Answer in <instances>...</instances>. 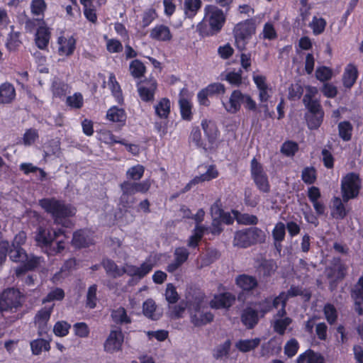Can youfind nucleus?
<instances>
[{"mask_svg": "<svg viewBox=\"0 0 363 363\" xmlns=\"http://www.w3.org/2000/svg\"><path fill=\"white\" fill-rule=\"evenodd\" d=\"M124 340V335L121 328L116 330H111L106 338L104 347L107 352H113L120 351Z\"/></svg>", "mask_w": 363, "mask_h": 363, "instance_id": "obj_12", "label": "nucleus"}, {"mask_svg": "<svg viewBox=\"0 0 363 363\" xmlns=\"http://www.w3.org/2000/svg\"><path fill=\"white\" fill-rule=\"evenodd\" d=\"M193 94L186 88L181 89L179 94V105L181 113H191Z\"/></svg>", "mask_w": 363, "mask_h": 363, "instance_id": "obj_18", "label": "nucleus"}, {"mask_svg": "<svg viewBox=\"0 0 363 363\" xmlns=\"http://www.w3.org/2000/svg\"><path fill=\"white\" fill-rule=\"evenodd\" d=\"M255 304L258 307L259 312L262 314V316L273 309L271 304V296L267 297L263 300L256 302Z\"/></svg>", "mask_w": 363, "mask_h": 363, "instance_id": "obj_60", "label": "nucleus"}, {"mask_svg": "<svg viewBox=\"0 0 363 363\" xmlns=\"http://www.w3.org/2000/svg\"><path fill=\"white\" fill-rule=\"evenodd\" d=\"M120 189L121 190L122 194L133 196L137 193L135 182L131 181H124L120 184Z\"/></svg>", "mask_w": 363, "mask_h": 363, "instance_id": "obj_63", "label": "nucleus"}, {"mask_svg": "<svg viewBox=\"0 0 363 363\" xmlns=\"http://www.w3.org/2000/svg\"><path fill=\"white\" fill-rule=\"evenodd\" d=\"M256 26L253 19H247L238 23L234 30L235 44L240 50L245 49L246 45L255 33Z\"/></svg>", "mask_w": 363, "mask_h": 363, "instance_id": "obj_6", "label": "nucleus"}, {"mask_svg": "<svg viewBox=\"0 0 363 363\" xmlns=\"http://www.w3.org/2000/svg\"><path fill=\"white\" fill-rule=\"evenodd\" d=\"M219 176V172L214 164H211L208 166L206 172L203 174H201L199 176H196L199 182L200 183L204 182H210L214 179H216Z\"/></svg>", "mask_w": 363, "mask_h": 363, "instance_id": "obj_42", "label": "nucleus"}, {"mask_svg": "<svg viewBox=\"0 0 363 363\" xmlns=\"http://www.w3.org/2000/svg\"><path fill=\"white\" fill-rule=\"evenodd\" d=\"M201 1L200 0H184V7L185 15L189 18L194 17L200 9Z\"/></svg>", "mask_w": 363, "mask_h": 363, "instance_id": "obj_33", "label": "nucleus"}, {"mask_svg": "<svg viewBox=\"0 0 363 363\" xmlns=\"http://www.w3.org/2000/svg\"><path fill=\"white\" fill-rule=\"evenodd\" d=\"M323 313L327 322L333 325L337 320L338 314L336 308L332 303H327L323 307Z\"/></svg>", "mask_w": 363, "mask_h": 363, "instance_id": "obj_34", "label": "nucleus"}, {"mask_svg": "<svg viewBox=\"0 0 363 363\" xmlns=\"http://www.w3.org/2000/svg\"><path fill=\"white\" fill-rule=\"evenodd\" d=\"M352 129V125L349 121H342L338 124L339 135L344 141L351 140Z\"/></svg>", "mask_w": 363, "mask_h": 363, "instance_id": "obj_37", "label": "nucleus"}, {"mask_svg": "<svg viewBox=\"0 0 363 363\" xmlns=\"http://www.w3.org/2000/svg\"><path fill=\"white\" fill-rule=\"evenodd\" d=\"M266 235L264 232L257 227H250L235 233L233 244L242 248H247L256 244L265 242Z\"/></svg>", "mask_w": 363, "mask_h": 363, "instance_id": "obj_4", "label": "nucleus"}, {"mask_svg": "<svg viewBox=\"0 0 363 363\" xmlns=\"http://www.w3.org/2000/svg\"><path fill=\"white\" fill-rule=\"evenodd\" d=\"M201 127L206 138V143L209 151L216 148L218 145L220 132L215 121L203 119L201 121Z\"/></svg>", "mask_w": 363, "mask_h": 363, "instance_id": "obj_10", "label": "nucleus"}, {"mask_svg": "<svg viewBox=\"0 0 363 363\" xmlns=\"http://www.w3.org/2000/svg\"><path fill=\"white\" fill-rule=\"evenodd\" d=\"M156 307L155 302L151 298L147 299L144 301L143 304V312L145 316L154 319L153 316Z\"/></svg>", "mask_w": 363, "mask_h": 363, "instance_id": "obj_58", "label": "nucleus"}, {"mask_svg": "<svg viewBox=\"0 0 363 363\" xmlns=\"http://www.w3.org/2000/svg\"><path fill=\"white\" fill-rule=\"evenodd\" d=\"M94 234L87 228L77 230L73 233L72 244L78 249L89 247L95 243Z\"/></svg>", "mask_w": 363, "mask_h": 363, "instance_id": "obj_11", "label": "nucleus"}, {"mask_svg": "<svg viewBox=\"0 0 363 363\" xmlns=\"http://www.w3.org/2000/svg\"><path fill=\"white\" fill-rule=\"evenodd\" d=\"M235 284L244 291H251L258 286L255 277L242 274L236 277Z\"/></svg>", "mask_w": 363, "mask_h": 363, "instance_id": "obj_17", "label": "nucleus"}, {"mask_svg": "<svg viewBox=\"0 0 363 363\" xmlns=\"http://www.w3.org/2000/svg\"><path fill=\"white\" fill-rule=\"evenodd\" d=\"M298 144L293 140L285 141L281 147V152L286 157H293L298 151Z\"/></svg>", "mask_w": 363, "mask_h": 363, "instance_id": "obj_38", "label": "nucleus"}, {"mask_svg": "<svg viewBox=\"0 0 363 363\" xmlns=\"http://www.w3.org/2000/svg\"><path fill=\"white\" fill-rule=\"evenodd\" d=\"M65 234V230L59 228L57 230L40 226L35 236L38 245L45 248L49 256H54L60 253L65 249V242L58 240L55 247H52L53 241L59 236Z\"/></svg>", "mask_w": 363, "mask_h": 363, "instance_id": "obj_3", "label": "nucleus"}, {"mask_svg": "<svg viewBox=\"0 0 363 363\" xmlns=\"http://www.w3.org/2000/svg\"><path fill=\"white\" fill-rule=\"evenodd\" d=\"M189 142L194 143L197 148L202 149L205 152L209 151V147L207 146L201 135V131L199 127H194L191 131L189 137Z\"/></svg>", "mask_w": 363, "mask_h": 363, "instance_id": "obj_23", "label": "nucleus"}, {"mask_svg": "<svg viewBox=\"0 0 363 363\" xmlns=\"http://www.w3.org/2000/svg\"><path fill=\"white\" fill-rule=\"evenodd\" d=\"M38 204L45 212L50 215L55 223L67 228L72 225V222L67 220L77 213V208L71 203H67L62 199L50 197L40 199Z\"/></svg>", "mask_w": 363, "mask_h": 363, "instance_id": "obj_1", "label": "nucleus"}, {"mask_svg": "<svg viewBox=\"0 0 363 363\" xmlns=\"http://www.w3.org/2000/svg\"><path fill=\"white\" fill-rule=\"evenodd\" d=\"M113 321L119 325L131 323V318L128 315L125 308L120 306L113 310L111 314Z\"/></svg>", "mask_w": 363, "mask_h": 363, "instance_id": "obj_26", "label": "nucleus"}, {"mask_svg": "<svg viewBox=\"0 0 363 363\" xmlns=\"http://www.w3.org/2000/svg\"><path fill=\"white\" fill-rule=\"evenodd\" d=\"M65 297V291L61 288H55L50 291L48 295L43 298V303H48L53 301H61Z\"/></svg>", "mask_w": 363, "mask_h": 363, "instance_id": "obj_57", "label": "nucleus"}, {"mask_svg": "<svg viewBox=\"0 0 363 363\" xmlns=\"http://www.w3.org/2000/svg\"><path fill=\"white\" fill-rule=\"evenodd\" d=\"M47 5L44 0H33L30 3V10L33 15L38 16V20L44 16Z\"/></svg>", "mask_w": 363, "mask_h": 363, "instance_id": "obj_41", "label": "nucleus"}, {"mask_svg": "<svg viewBox=\"0 0 363 363\" xmlns=\"http://www.w3.org/2000/svg\"><path fill=\"white\" fill-rule=\"evenodd\" d=\"M236 297L230 292H222L215 294L210 301L209 306L213 309L228 310L235 303Z\"/></svg>", "mask_w": 363, "mask_h": 363, "instance_id": "obj_13", "label": "nucleus"}, {"mask_svg": "<svg viewBox=\"0 0 363 363\" xmlns=\"http://www.w3.org/2000/svg\"><path fill=\"white\" fill-rule=\"evenodd\" d=\"M21 294L18 289L9 288L0 294V311H16L21 306Z\"/></svg>", "mask_w": 363, "mask_h": 363, "instance_id": "obj_7", "label": "nucleus"}, {"mask_svg": "<svg viewBox=\"0 0 363 363\" xmlns=\"http://www.w3.org/2000/svg\"><path fill=\"white\" fill-rule=\"evenodd\" d=\"M236 220L238 223L245 225H255L259 222L258 218L252 214L240 213L237 212Z\"/></svg>", "mask_w": 363, "mask_h": 363, "instance_id": "obj_45", "label": "nucleus"}, {"mask_svg": "<svg viewBox=\"0 0 363 363\" xmlns=\"http://www.w3.org/2000/svg\"><path fill=\"white\" fill-rule=\"evenodd\" d=\"M39 134L36 129L29 128L26 130L22 138V143L25 146H30L33 145L38 139Z\"/></svg>", "mask_w": 363, "mask_h": 363, "instance_id": "obj_44", "label": "nucleus"}, {"mask_svg": "<svg viewBox=\"0 0 363 363\" xmlns=\"http://www.w3.org/2000/svg\"><path fill=\"white\" fill-rule=\"evenodd\" d=\"M241 321L248 329H252L258 323V311L250 306L244 308L241 313Z\"/></svg>", "mask_w": 363, "mask_h": 363, "instance_id": "obj_15", "label": "nucleus"}, {"mask_svg": "<svg viewBox=\"0 0 363 363\" xmlns=\"http://www.w3.org/2000/svg\"><path fill=\"white\" fill-rule=\"evenodd\" d=\"M190 252L184 247H176L174 251V260L167 264L166 270L169 273H174L179 269L189 259Z\"/></svg>", "mask_w": 363, "mask_h": 363, "instance_id": "obj_14", "label": "nucleus"}, {"mask_svg": "<svg viewBox=\"0 0 363 363\" xmlns=\"http://www.w3.org/2000/svg\"><path fill=\"white\" fill-rule=\"evenodd\" d=\"M155 89L156 86L154 83L151 84L150 87H147L144 85H139L138 93L143 100L150 101L153 98Z\"/></svg>", "mask_w": 363, "mask_h": 363, "instance_id": "obj_56", "label": "nucleus"}, {"mask_svg": "<svg viewBox=\"0 0 363 363\" xmlns=\"http://www.w3.org/2000/svg\"><path fill=\"white\" fill-rule=\"evenodd\" d=\"M101 265L104 268L108 276L113 278L122 277L126 274L128 276L142 279L146 277L153 269L155 264L150 257L147 258L140 267L133 264H126L125 267H119L111 259H103Z\"/></svg>", "mask_w": 363, "mask_h": 363, "instance_id": "obj_2", "label": "nucleus"}, {"mask_svg": "<svg viewBox=\"0 0 363 363\" xmlns=\"http://www.w3.org/2000/svg\"><path fill=\"white\" fill-rule=\"evenodd\" d=\"M70 328L71 325L67 322L57 321L54 325L53 332L57 337H65L68 335Z\"/></svg>", "mask_w": 363, "mask_h": 363, "instance_id": "obj_51", "label": "nucleus"}, {"mask_svg": "<svg viewBox=\"0 0 363 363\" xmlns=\"http://www.w3.org/2000/svg\"><path fill=\"white\" fill-rule=\"evenodd\" d=\"M286 235V226L282 222H278L273 230H272V238L274 239V241L275 244L277 242L280 243L282 242Z\"/></svg>", "mask_w": 363, "mask_h": 363, "instance_id": "obj_47", "label": "nucleus"}, {"mask_svg": "<svg viewBox=\"0 0 363 363\" xmlns=\"http://www.w3.org/2000/svg\"><path fill=\"white\" fill-rule=\"evenodd\" d=\"M99 140L107 145H113L114 144H119L121 140H118L111 130H101L98 133Z\"/></svg>", "mask_w": 363, "mask_h": 363, "instance_id": "obj_36", "label": "nucleus"}, {"mask_svg": "<svg viewBox=\"0 0 363 363\" xmlns=\"http://www.w3.org/2000/svg\"><path fill=\"white\" fill-rule=\"evenodd\" d=\"M362 189V179L356 172L346 174L341 180V192L343 202L357 198Z\"/></svg>", "mask_w": 363, "mask_h": 363, "instance_id": "obj_5", "label": "nucleus"}, {"mask_svg": "<svg viewBox=\"0 0 363 363\" xmlns=\"http://www.w3.org/2000/svg\"><path fill=\"white\" fill-rule=\"evenodd\" d=\"M292 320L289 317L284 318L277 319L274 321L273 325L274 330L278 334L284 335L287 327L291 323Z\"/></svg>", "mask_w": 363, "mask_h": 363, "instance_id": "obj_49", "label": "nucleus"}, {"mask_svg": "<svg viewBox=\"0 0 363 363\" xmlns=\"http://www.w3.org/2000/svg\"><path fill=\"white\" fill-rule=\"evenodd\" d=\"M260 201V196L258 194L252 193L251 189H245L244 193V203L245 206L255 208Z\"/></svg>", "mask_w": 363, "mask_h": 363, "instance_id": "obj_50", "label": "nucleus"}, {"mask_svg": "<svg viewBox=\"0 0 363 363\" xmlns=\"http://www.w3.org/2000/svg\"><path fill=\"white\" fill-rule=\"evenodd\" d=\"M150 36L159 41H169L172 38L169 28L164 25L155 26L151 30Z\"/></svg>", "mask_w": 363, "mask_h": 363, "instance_id": "obj_21", "label": "nucleus"}, {"mask_svg": "<svg viewBox=\"0 0 363 363\" xmlns=\"http://www.w3.org/2000/svg\"><path fill=\"white\" fill-rule=\"evenodd\" d=\"M166 300L169 303H175L179 300V295L172 284H168L165 291Z\"/></svg>", "mask_w": 363, "mask_h": 363, "instance_id": "obj_62", "label": "nucleus"}, {"mask_svg": "<svg viewBox=\"0 0 363 363\" xmlns=\"http://www.w3.org/2000/svg\"><path fill=\"white\" fill-rule=\"evenodd\" d=\"M16 98V89L13 84L9 82L0 85V104H11Z\"/></svg>", "mask_w": 363, "mask_h": 363, "instance_id": "obj_20", "label": "nucleus"}, {"mask_svg": "<svg viewBox=\"0 0 363 363\" xmlns=\"http://www.w3.org/2000/svg\"><path fill=\"white\" fill-rule=\"evenodd\" d=\"M324 115H305L307 125L310 130L318 129L323 121Z\"/></svg>", "mask_w": 363, "mask_h": 363, "instance_id": "obj_55", "label": "nucleus"}, {"mask_svg": "<svg viewBox=\"0 0 363 363\" xmlns=\"http://www.w3.org/2000/svg\"><path fill=\"white\" fill-rule=\"evenodd\" d=\"M277 265L274 260L264 259L257 267V272L259 276L264 278L269 277L276 272Z\"/></svg>", "mask_w": 363, "mask_h": 363, "instance_id": "obj_22", "label": "nucleus"}, {"mask_svg": "<svg viewBox=\"0 0 363 363\" xmlns=\"http://www.w3.org/2000/svg\"><path fill=\"white\" fill-rule=\"evenodd\" d=\"M50 40V32L48 28L44 26H40L36 33L35 43L40 49L47 48Z\"/></svg>", "mask_w": 363, "mask_h": 363, "instance_id": "obj_29", "label": "nucleus"}, {"mask_svg": "<svg viewBox=\"0 0 363 363\" xmlns=\"http://www.w3.org/2000/svg\"><path fill=\"white\" fill-rule=\"evenodd\" d=\"M261 342V339L255 337L254 339L240 340L236 342V347L242 352H248L257 347Z\"/></svg>", "mask_w": 363, "mask_h": 363, "instance_id": "obj_27", "label": "nucleus"}, {"mask_svg": "<svg viewBox=\"0 0 363 363\" xmlns=\"http://www.w3.org/2000/svg\"><path fill=\"white\" fill-rule=\"evenodd\" d=\"M66 103L71 108L79 109L84 104L83 96L81 93L76 92L67 98Z\"/></svg>", "mask_w": 363, "mask_h": 363, "instance_id": "obj_53", "label": "nucleus"}, {"mask_svg": "<svg viewBox=\"0 0 363 363\" xmlns=\"http://www.w3.org/2000/svg\"><path fill=\"white\" fill-rule=\"evenodd\" d=\"M145 170V167L138 164L128 169L125 175L129 181H139L143 177Z\"/></svg>", "mask_w": 363, "mask_h": 363, "instance_id": "obj_32", "label": "nucleus"}, {"mask_svg": "<svg viewBox=\"0 0 363 363\" xmlns=\"http://www.w3.org/2000/svg\"><path fill=\"white\" fill-rule=\"evenodd\" d=\"M135 201L136 199L133 196L121 194L119 198V205L125 211L131 208Z\"/></svg>", "mask_w": 363, "mask_h": 363, "instance_id": "obj_64", "label": "nucleus"}, {"mask_svg": "<svg viewBox=\"0 0 363 363\" xmlns=\"http://www.w3.org/2000/svg\"><path fill=\"white\" fill-rule=\"evenodd\" d=\"M301 179L308 185L313 184L317 179V173L315 167H306L301 172Z\"/></svg>", "mask_w": 363, "mask_h": 363, "instance_id": "obj_35", "label": "nucleus"}, {"mask_svg": "<svg viewBox=\"0 0 363 363\" xmlns=\"http://www.w3.org/2000/svg\"><path fill=\"white\" fill-rule=\"evenodd\" d=\"M97 286L96 284H93L90 286L88 289V291L86 294V306L90 309H94L96 306L97 303Z\"/></svg>", "mask_w": 363, "mask_h": 363, "instance_id": "obj_46", "label": "nucleus"}, {"mask_svg": "<svg viewBox=\"0 0 363 363\" xmlns=\"http://www.w3.org/2000/svg\"><path fill=\"white\" fill-rule=\"evenodd\" d=\"M244 95L240 91H234L229 99V104L230 108L229 111H238L240 107L241 103H243Z\"/></svg>", "mask_w": 363, "mask_h": 363, "instance_id": "obj_43", "label": "nucleus"}, {"mask_svg": "<svg viewBox=\"0 0 363 363\" xmlns=\"http://www.w3.org/2000/svg\"><path fill=\"white\" fill-rule=\"evenodd\" d=\"M250 174L259 191L266 194L270 191V184L267 174L264 172L262 164L255 157H253L250 162Z\"/></svg>", "mask_w": 363, "mask_h": 363, "instance_id": "obj_8", "label": "nucleus"}, {"mask_svg": "<svg viewBox=\"0 0 363 363\" xmlns=\"http://www.w3.org/2000/svg\"><path fill=\"white\" fill-rule=\"evenodd\" d=\"M169 115H157L155 121V128L161 138L164 137L167 133V128L169 120Z\"/></svg>", "mask_w": 363, "mask_h": 363, "instance_id": "obj_31", "label": "nucleus"}, {"mask_svg": "<svg viewBox=\"0 0 363 363\" xmlns=\"http://www.w3.org/2000/svg\"><path fill=\"white\" fill-rule=\"evenodd\" d=\"M299 349V343L295 338H291L286 342L284 346V354L289 358L296 354Z\"/></svg>", "mask_w": 363, "mask_h": 363, "instance_id": "obj_52", "label": "nucleus"}, {"mask_svg": "<svg viewBox=\"0 0 363 363\" xmlns=\"http://www.w3.org/2000/svg\"><path fill=\"white\" fill-rule=\"evenodd\" d=\"M129 70L133 77L139 78L143 75L145 67L140 60H134L130 64Z\"/></svg>", "mask_w": 363, "mask_h": 363, "instance_id": "obj_48", "label": "nucleus"}, {"mask_svg": "<svg viewBox=\"0 0 363 363\" xmlns=\"http://www.w3.org/2000/svg\"><path fill=\"white\" fill-rule=\"evenodd\" d=\"M69 89V86L61 81H55L52 84V92L56 96L61 97L66 94Z\"/></svg>", "mask_w": 363, "mask_h": 363, "instance_id": "obj_59", "label": "nucleus"}, {"mask_svg": "<svg viewBox=\"0 0 363 363\" xmlns=\"http://www.w3.org/2000/svg\"><path fill=\"white\" fill-rule=\"evenodd\" d=\"M342 201H342L340 198L336 196L334 197L333 201V207L331 215L337 220L344 219L349 212V211L346 209Z\"/></svg>", "mask_w": 363, "mask_h": 363, "instance_id": "obj_25", "label": "nucleus"}, {"mask_svg": "<svg viewBox=\"0 0 363 363\" xmlns=\"http://www.w3.org/2000/svg\"><path fill=\"white\" fill-rule=\"evenodd\" d=\"M352 298L363 299V273L351 290Z\"/></svg>", "mask_w": 363, "mask_h": 363, "instance_id": "obj_61", "label": "nucleus"}, {"mask_svg": "<svg viewBox=\"0 0 363 363\" xmlns=\"http://www.w3.org/2000/svg\"><path fill=\"white\" fill-rule=\"evenodd\" d=\"M30 348L33 354L39 355L43 350L49 351L50 350V341L43 338L34 340L30 342Z\"/></svg>", "mask_w": 363, "mask_h": 363, "instance_id": "obj_30", "label": "nucleus"}, {"mask_svg": "<svg viewBox=\"0 0 363 363\" xmlns=\"http://www.w3.org/2000/svg\"><path fill=\"white\" fill-rule=\"evenodd\" d=\"M204 11L205 22L208 24L212 30L216 32L219 31L223 27L225 21V16L223 11L214 5L206 6L204 9Z\"/></svg>", "mask_w": 363, "mask_h": 363, "instance_id": "obj_9", "label": "nucleus"}, {"mask_svg": "<svg viewBox=\"0 0 363 363\" xmlns=\"http://www.w3.org/2000/svg\"><path fill=\"white\" fill-rule=\"evenodd\" d=\"M296 363H325L324 357L311 349L306 350L300 354L296 360Z\"/></svg>", "mask_w": 363, "mask_h": 363, "instance_id": "obj_19", "label": "nucleus"}, {"mask_svg": "<svg viewBox=\"0 0 363 363\" xmlns=\"http://www.w3.org/2000/svg\"><path fill=\"white\" fill-rule=\"evenodd\" d=\"M76 41L74 38L65 36H60L58 38L57 44V52L60 56H69L72 55L75 49Z\"/></svg>", "mask_w": 363, "mask_h": 363, "instance_id": "obj_16", "label": "nucleus"}, {"mask_svg": "<svg viewBox=\"0 0 363 363\" xmlns=\"http://www.w3.org/2000/svg\"><path fill=\"white\" fill-rule=\"evenodd\" d=\"M326 22L323 18L314 16L312 21L309 23V26L312 28L315 35L322 33L325 28Z\"/></svg>", "mask_w": 363, "mask_h": 363, "instance_id": "obj_54", "label": "nucleus"}, {"mask_svg": "<svg viewBox=\"0 0 363 363\" xmlns=\"http://www.w3.org/2000/svg\"><path fill=\"white\" fill-rule=\"evenodd\" d=\"M357 78V69L352 65H348L343 74V84L347 88H350L355 83Z\"/></svg>", "mask_w": 363, "mask_h": 363, "instance_id": "obj_28", "label": "nucleus"}, {"mask_svg": "<svg viewBox=\"0 0 363 363\" xmlns=\"http://www.w3.org/2000/svg\"><path fill=\"white\" fill-rule=\"evenodd\" d=\"M213 314L208 311L206 313L200 312L199 313H191V322L196 327H200L207 325L213 320Z\"/></svg>", "mask_w": 363, "mask_h": 363, "instance_id": "obj_24", "label": "nucleus"}, {"mask_svg": "<svg viewBox=\"0 0 363 363\" xmlns=\"http://www.w3.org/2000/svg\"><path fill=\"white\" fill-rule=\"evenodd\" d=\"M108 85L111 90L113 95L116 98L118 103H120L123 100L121 89L118 82L116 81L115 75L113 73L109 74Z\"/></svg>", "mask_w": 363, "mask_h": 363, "instance_id": "obj_40", "label": "nucleus"}, {"mask_svg": "<svg viewBox=\"0 0 363 363\" xmlns=\"http://www.w3.org/2000/svg\"><path fill=\"white\" fill-rule=\"evenodd\" d=\"M205 299V295L203 294H199L194 298V300L190 302L189 306V310L190 312V316L191 313H199L201 310L204 308L203 303Z\"/></svg>", "mask_w": 363, "mask_h": 363, "instance_id": "obj_39", "label": "nucleus"}]
</instances>
